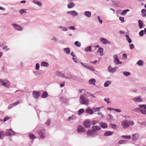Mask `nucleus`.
I'll return each mask as SVG.
<instances>
[{
    "mask_svg": "<svg viewBox=\"0 0 146 146\" xmlns=\"http://www.w3.org/2000/svg\"><path fill=\"white\" fill-rule=\"evenodd\" d=\"M89 100L85 97V94H83L81 95L79 99V102L81 104L87 105L89 103Z\"/></svg>",
    "mask_w": 146,
    "mask_h": 146,
    "instance_id": "obj_1",
    "label": "nucleus"
},
{
    "mask_svg": "<svg viewBox=\"0 0 146 146\" xmlns=\"http://www.w3.org/2000/svg\"><path fill=\"white\" fill-rule=\"evenodd\" d=\"M10 83L6 79H0V86H3L7 87H9L10 86Z\"/></svg>",
    "mask_w": 146,
    "mask_h": 146,
    "instance_id": "obj_2",
    "label": "nucleus"
},
{
    "mask_svg": "<svg viewBox=\"0 0 146 146\" xmlns=\"http://www.w3.org/2000/svg\"><path fill=\"white\" fill-rule=\"evenodd\" d=\"M117 68V67H112L111 66H109L108 68V71L110 73L113 74L116 72Z\"/></svg>",
    "mask_w": 146,
    "mask_h": 146,
    "instance_id": "obj_3",
    "label": "nucleus"
},
{
    "mask_svg": "<svg viewBox=\"0 0 146 146\" xmlns=\"http://www.w3.org/2000/svg\"><path fill=\"white\" fill-rule=\"evenodd\" d=\"M45 130L44 129L39 130L37 131V133L39 135V137L40 138L43 139H44L45 136V135L44 133Z\"/></svg>",
    "mask_w": 146,
    "mask_h": 146,
    "instance_id": "obj_4",
    "label": "nucleus"
},
{
    "mask_svg": "<svg viewBox=\"0 0 146 146\" xmlns=\"http://www.w3.org/2000/svg\"><path fill=\"white\" fill-rule=\"evenodd\" d=\"M86 134L88 136H90L92 137H94L97 135L96 133H95L92 129L87 130Z\"/></svg>",
    "mask_w": 146,
    "mask_h": 146,
    "instance_id": "obj_5",
    "label": "nucleus"
},
{
    "mask_svg": "<svg viewBox=\"0 0 146 146\" xmlns=\"http://www.w3.org/2000/svg\"><path fill=\"white\" fill-rule=\"evenodd\" d=\"M16 133L13 131L12 129H10L7 130L5 132L6 135L7 136H11L12 135H14L16 134Z\"/></svg>",
    "mask_w": 146,
    "mask_h": 146,
    "instance_id": "obj_6",
    "label": "nucleus"
},
{
    "mask_svg": "<svg viewBox=\"0 0 146 146\" xmlns=\"http://www.w3.org/2000/svg\"><path fill=\"white\" fill-rule=\"evenodd\" d=\"M83 125L85 128L88 129L91 126L92 122L89 120L87 119L84 121Z\"/></svg>",
    "mask_w": 146,
    "mask_h": 146,
    "instance_id": "obj_7",
    "label": "nucleus"
},
{
    "mask_svg": "<svg viewBox=\"0 0 146 146\" xmlns=\"http://www.w3.org/2000/svg\"><path fill=\"white\" fill-rule=\"evenodd\" d=\"M121 124L122 127L124 129L126 128L129 126V122L126 120L122 121H121Z\"/></svg>",
    "mask_w": 146,
    "mask_h": 146,
    "instance_id": "obj_8",
    "label": "nucleus"
},
{
    "mask_svg": "<svg viewBox=\"0 0 146 146\" xmlns=\"http://www.w3.org/2000/svg\"><path fill=\"white\" fill-rule=\"evenodd\" d=\"M12 26H13L16 30L21 31L23 30L21 26L16 23L12 24Z\"/></svg>",
    "mask_w": 146,
    "mask_h": 146,
    "instance_id": "obj_9",
    "label": "nucleus"
},
{
    "mask_svg": "<svg viewBox=\"0 0 146 146\" xmlns=\"http://www.w3.org/2000/svg\"><path fill=\"white\" fill-rule=\"evenodd\" d=\"M77 131L78 133L85 132V129L81 125H79L77 127Z\"/></svg>",
    "mask_w": 146,
    "mask_h": 146,
    "instance_id": "obj_10",
    "label": "nucleus"
},
{
    "mask_svg": "<svg viewBox=\"0 0 146 146\" xmlns=\"http://www.w3.org/2000/svg\"><path fill=\"white\" fill-rule=\"evenodd\" d=\"M135 102H141L142 101V99L140 96H138L131 99Z\"/></svg>",
    "mask_w": 146,
    "mask_h": 146,
    "instance_id": "obj_11",
    "label": "nucleus"
},
{
    "mask_svg": "<svg viewBox=\"0 0 146 146\" xmlns=\"http://www.w3.org/2000/svg\"><path fill=\"white\" fill-rule=\"evenodd\" d=\"M67 13L68 14H70L71 15H72L73 17H75V16L78 15V13L76 11L74 10L68 11L67 12Z\"/></svg>",
    "mask_w": 146,
    "mask_h": 146,
    "instance_id": "obj_12",
    "label": "nucleus"
},
{
    "mask_svg": "<svg viewBox=\"0 0 146 146\" xmlns=\"http://www.w3.org/2000/svg\"><path fill=\"white\" fill-rule=\"evenodd\" d=\"M92 130H93L95 133L101 129V128L98 125H95L92 127Z\"/></svg>",
    "mask_w": 146,
    "mask_h": 146,
    "instance_id": "obj_13",
    "label": "nucleus"
},
{
    "mask_svg": "<svg viewBox=\"0 0 146 146\" xmlns=\"http://www.w3.org/2000/svg\"><path fill=\"white\" fill-rule=\"evenodd\" d=\"M59 100L61 103L64 104L66 103L67 101V99L63 96H60L59 98Z\"/></svg>",
    "mask_w": 146,
    "mask_h": 146,
    "instance_id": "obj_14",
    "label": "nucleus"
},
{
    "mask_svg": "<svg viewBox=\"0 0 146 146\" xmlns=\"http://www.w3.org/2000/svg\"><path fill=\"white\" fill-rule=\"evenodd\" d=\"M76 116L74 115H72L71 116L68 117L66 120L68 121L69 122H71L72 121L76 120Z\"/></svg>",
    "mask_w": 146,
    "mask_h": 146,
    "instance_id": "obj_15",
    "label": "nucleus"
},
{
    "mask_svg": "<svg viewBox=\"0 0 146 146\" xmlns=\"http://www.w3.org/2000/svg\"><path fill=\"white\" fill-rule=\"evenodd\" d=\"M34 98H38L40 96L39 92L36 91H34L32 92Z\"/></svg>",
    "mask_w": 146,
    "mask_h": 146,
    "instance_id": "obj_16",
    "label": "nucleus"
},
{
    "mask_svg": "<svg viewBox=\"0 0 146 146\" xmlns=\"http://www.w3.org/2000/svg\"><path fill=\"white\" fill-rule=\"evenodd\" d=\"M68 76L65 77V78L68 79H72L74 80L75 78V76L73 75L70 74V73H68L67 74Z\"/></svg>",
    "mask_w": 146,
    "mask_h": 146,
    "instance_id": "obj_17",
    "label": "nucleus"
},
{
    "mask_svg": "<svg viewBox=\"0 0 146 146\" xmlns=\"http://www.w3.org/2000/svg\"><path fill=\"white\" fill-rule=\"evenodd\" d=\"M100 125L103 128H105L108 127L107 124L104 122H101L100 123Z\"/></svg>",
    "mask_w": 146,
    "mask_h": 146,
    "instance_id": "obj_18",
    "label": "nucleus"
},
{
    "mask_svg": "<svg viewBox=\"0 0 146 146\" xmlns=\"http://www.w3.org/2000/svg\"><path fill=\"white\" fill-rule=\"evenodd\" d=\"M133 137L132 140L133 141H136L138 139L139 137V135L137 133H136L132 135Z\"/></svg>",
    "mask_w": 146,
    "mask_h": 146,
    "instance_id": "obj_19",
    "label": "nucleus"
},
{
    "mask_svg": "<svg viewBox=\"0 0 146 146\" xmlns=\"http://www.w3.org/2000/svg\"><path fill=\"white\" fill-rule=\"evenodd\" d=\"M85 16L87 17H90L92 15V13L90 11H86L84 12Z\"/></svg>",
    "mask_w": 146,
    "mask_h": 146,
    "instance_id": "obj_20",
    "label": "nucleus"
},
{
    "mask_svg": "<svg viewBox=\"0 0 146 146\" xmlns=\"http://www.w3.org/2000/svg\"><path fill=\"white\" fill-rule=\"evenodd\" d=\"M86 112L87 113L90 115H92L93 113V109H92L89 108H88L86 109Z\"/></svg>",
    "mask_w": 146,
    "mask_h": 146,
    "instance_id": "obj_21",
    "label": "nucleus"
},
{
    "mask_svg": "<svg viewBox=\"0 0 146 146\" xmlns=\"http://www.w3.org/2000/svg\"><path fill=\"white\" fill-rule=\"evenodd\" d=\"M64 51L66 54H69L70 53V50L69 47H67L63 49Z\"/></svg>",
    "mask_w": 146,
    "mask_h": 146,
    "instance_id": "obj_22",
    "label": "nucleus"
},
{
    "mask_svg": "<svg viewBox=\"0 0 146 146\" xmlns=\"http://www.w3.org/2000/svg\"><path fill=\"white\" fill-rule=\"evenodd\" d=\"M75 4L72 2H71L69 3L67 5V7L68 8H71L75 6Z\"/></svg>",
    "mask_w": 146,
    "mask_h": 146,
    "instance_id": "obj_23",
    "label": "nucleus"
},
{
    "mask_svg": "<svg viewBox=\"0 0 146 146\" xmlns=\"http://www.w3.org/2000/svg\"><path fill=\"white\" fill-rule=\"evenodd\" d=\"M85 50L86 52H92V46H89L86 47L85 48Z\"/></svg>",
    "mask_w": 146,
    "mask_h": 146,
    "instance_id": "obj_24",
    "label": "nucleus"
},
{
    "mask_svg": "<svg viewBox=\"0 0 146 146\" xmlns=\"http://www.w3.org/2000/svg\"><path fill=\"white\" fill-rule=\"evenodd\" d=\"M113 133V132L110 131H107L104 133V135L105 136H109L111 135Z\"/></svg>",
    "mask_w": 146,
    "mask_h": 146,
    "instance_id": "obj_25",
    "label": "nucleus"
},
{
    "mask_svg": "<svg viewBox=\"0 0 146 146\" xmlns=\"http://www.w3.org/2000/svg\"><path fill=\"white\" fill-rule=\"evenodd\" d=\"M33 2L34 4L38 5L40 7L42 6V3L36 0H34L33 1Z\"/></svg>",
    "mask_w": 146,
    "mask_h": 146,
    "instance_id": "obj_26",
    "label": "nucleus"
},
{
    "mask_svg": "<svg viewBox=\"0 0 146 146\" xmlns=\"http://www.w3.org/2000/svg\"><path fill=\"white\" fill-rule=\"evenodd\" d=\"M40 65L42 66H45L46 67H47L49 66L48 63L44 61L42 62L41 63Z\"/></svg>",
    "mask_w": 146,
    "mask_h": 146,
    "instance_id": "obj_27",
    "label": "nucleus"
},
{
    "mask_svg": "<svg viewBox=\"0 0 146 146\" xmlns=\"http://www.w3.org/2000/svg\"><path fill=\"white\" fill-rule=\"evenodd\" d=\"M138 25L139 28L140 29H141L143 27V23L142 21L140 20H139L138 21Z\"/></svg>",
    "mask_w": 146,
    "mask_h": 146,
    "instance_id": "obj_28",
    "label": "nucleus"
},
{
    "mask_svg": "<svg viewBox=\"0 0 146 146\" xmlns=\"http://www.w3.org/2000/svg\"><path fill=\"white\" fill-rule=\"evenodd\" d=\"M96 80L92 78L90 79L89 80V84H91L95 85Z\"/></svg>",
    "mask_w": 146,
    "mask_h": 146,
    "instance_id": "obj_29",
    "label": "nucleus"
},
{
    "mask_svg": "<svg viewBox=\"0 0 146 146\" xmlns=\"http://www.w3.org/2000/svg\"><path fill=\"white\" fill-rule=\"evenodd\" d=\"M48 96V94L46 92H44L42 94L41 97L42 98H45Z\"/></svg>",
    "mask_w": 146,
    "mask_h": 146,
    "instance_id": "obj_30",
    "label": "nucleus"
},
{
    "mask_svg": "<svg viewBox=\"0 0 146 146\" xmlns=\"http://www.w3.org/2000/svg\"><path fill=\"white\" fill-rule=\"evenodd\" d=\"M111 81L108 80L105 82L104 84V86L105 87H107L110 84H111Z\"/></svg>",
    "mask_w": 146,
    "mask_h": 146,
    "instance_id": "obj_31",
    "label": "nucleus"
},
{
    "mask_svg": "<svg viewBox=\"0 0 146 146\" xmlns=\"http://www.w3.org/2000/svg\"><path fill=\"white\" fill-rule=\"evenodd\" d=\"M141 13H142V16L143 17H145L146 16V10L145 9H142L141 10Z\"/></svg>",
    "mask_w": 146,
    "mask_h": 146,
    "instance_id": "obj_32",
    "label": "nucleus"
},
{
    "mask_svg": "<svg viewBox=\"0 0 146 146\" xmlns=\"http://www.w3.org/2000/svg\"><path fill=\"white\" fill-rule=\"evenodd\" d=\"M113 62L115 64L117 65H119V64L121 65L122 63L121 62H120V61L119 59L115 60V61H113Z\"/></svg>",
    "mask_w": 146,
    "mask_h": 146,
    "instance_id": "obj_33",
    "label": "nucleus"
},
{
    "mask_svg": "<svg viewBox=\"0 0 146 146\" xmlns=\"http://www.w3.org/2000/svg\"><path fill=\"white\" fill-rule=\"evenodd\" d=\"M126 37V39L127 40V41L128 43H131L132 41V40L130 38L129 36L127 35L125 36Z\"/></svg>",
    "mask_w": 146,
    "mask_h": 146,
    "instance_id": "obj_34",
    "label": "nucleus"
},
{
    "mask_svg": "<svg viewBox=\"0 0 146 146\" xmlns=\"http://www.w3.org/2000/svg\"><path fill=\"white\" fill-rule=\"evenodd\" d=\"M84 109L82 108L80 109L78 111V115H81L84 112Z\"/></svg>",
    "mask_w": 146,
    "mask_h": 146,
    "instance_id": "obj_35",
    "label": "nucleus"
},
{
    "mask_svg": "<svg viewBox=\"0 0 146 146\" xmlns=\"http://www.w3.org/2000/svg\"><path fill=\"white\" fill-rule=\"evenodd\" d=\"M129 9H126L123 10L122 12L121 13V14L123 16H125L126 15L127 12L129 11Z\"/></svg>",
    "mask_w": 146,
    "mask_h": 146,
    "instance_id": "obj_36",
    "label": "nucleus"
},
{
    "mask_svg": "<svg viewBox=\"0 0 146 146\" xmlns=\"http://www.w3.org/2000/svg\"><path fill=\"white\" fill-rule=\"evenodd\" d=\"M101 40L102 41H103V40H105L106 41V42L105 43H106V44H111V42L108 40H107L106 38H102L101 39Z\"/></svg>",
    "mask_w": 146,
    "mask_h": 146,
    "instance_id": "obj_37",
    "label": "nucleus"
},
{
    "mask_svg": "<svg viewBox=\"0 0 146 146\" xmlns=\"http://www.w3.org/2000/svg\"><path fill=\"white\" fill-rule=\"evenodd\" d=\"M137 64L139 66H142L143 65V63L142 60H140L137 62Z\"/></svg>",
    "mask_w": 146,
    "mask_h": 146,
    "instance_id": "obj_38",
    "label": "nucleus"
},
{
    "mask_svg": "<svg viewBox=\"0 0 146 146\" xmlns=\"http://www.w3.org/2000/svg\"><path fill=\"white\" fill-rule=\"evenodd\" d=\"M74 44L78 47H80L81 46V43L78 41H76L74 43Z\"/></svg>",
    "mask_w": 146,
    "mask_h": 146,
    "instance_id": "obj_39",
    "label": "nucleus"
},
{
    "mask_svg": "<svg viewBox=\"0 0 146 146\" xmlns=\"http://www.w3.org/2000/svg\"><path fill=\"white\" fill-rule=\"evenodd\" d=\"M127 141L126 140H120L118 141V143L119 144H125Z\"/></svg>",
    "mask_w": 146,
    "mask_h": 146,
    "instance_id": "obj_40",
    "label": "nucleus"
},
{
    "mask_svg": "<svg viewBox=\"0 0 146 146\" xmlns=\"http://www.w3.org/2000/svg\"><path fill=\"white\" fill-rule=\"evenodd\" d=\"M123 74L126 76H127L130 75L131 73L129 72H128L127 71H124L123 73Z\"/></svg>",
    "mask_w": 146,
    "mask_h": 146,
    "instance_id": "obj_41",
    "label": "nucleus"
},
{
    "mask_svg": "<svg viewBox=\"0 0 146 146\" xmlns=\"http://www.w3.org/2000/svg\"><path fill=\"white\" fill-rule=\"evenodd\" d=\"M122 137L127 139H131V137L130 135H123L121 136Z\"/></svg>",
    "mask_w": 146,
    "mask_h": 146,
    "instance_id": "obj_42",
    "label": "nucleus"
},
{
    "mask_svg": "<svg viewBox=\"0 0 146 146\" xmlns=\"http://www.w3.org/2000/svg\"><path fill=\"white\" fill-rule=\"evenodd\" d=\"M101 107H97V108H94L93 109V110L94 111V112L96 111H99L100 110L101 108Z\"/></svg>",
    "mask_w": 146,
    "mask_h": 146,
    "instance_id": "obj_43",
    "label": "nucleus"
},
{
    "mask_svg": "<svg viewBox=\"0 0 146 146\" xmlns=\"http://www.w3.org/2000/svg\"><path fill=\"white\" fill-rule=\"evenodd\" d=\"M29 137L31 139H34L36 138L35 136L33 134L30 133L29 135Z\"/></svg>",
    "mask_w": 146,
    "mask_h": 146,
    "instance_id": "obj_44",
    "label": "nucleus"
},
{
    "mask_svg": "<svg viewBox=\"0 0 146 146\" xmlns=\"http://www.w3.org/2000/svg\"><path fill=\"white\" fill-rule=\"evenodd\" d=\"M104 51L103 49L102 48H99L97 50V52L101 54Z\"/></svg>",
    "mask_w": 146,
    "mask_h": 146,
    "instance_id": "obj_45",
    "label": "nucleus"
},
{
    "mask_svg": "<svg viewBox=\"0 0 146 146\" xmlns=\"http://www.w3.org/2000/svg\"><path fill=\"white\" fill-rule=\"evenodd\" d=\"M80 64L83 66L84 67L86 68H87L88 66H87V64L86 63H84L82 62H80Z\"/></svg>",
    "mask_w": 146,
    "mask_h": 146,
    "instance_id": "obj_46",
    "label": "nucleus"
},
{
    "mask_svg": "<svg viewBox=\"0 0 146 146\" xmlns=\"http://www.w3.org/2000/svg\"><path fill=\"white\" fill-rule=\"evenodd\" d=\"M51 40L53 41L54 42H57L58 39L55 36H53L51 38Z\"/></svg>",
    "mask_w": 146,
    "mask_h": 146,
    "instance_id": "obj_47",
    "label": "nucleus"
},
{
    "mask_svg": "<svg viewBox=\"0 0 146 146\" xmlns=\"http://www.w3.org/2000/svg\"><path fill=\"white\" fill-rule=\"evenodd\" d=\"M87 69H88L89 70H90V71H91L92 72H93L95 71L94 69L92 67H91V66H88Z\"/></svg>",
    "mask_w": 146,
    "mask_h": 146,
    "instance_id": "obj_48",
    "label": "nucleus"
},
{
    "mask_svg": "<svg viewBox=\"0 0 146 146\" xmlns=\"http://www.w3.org/2000/svg\"><path fill=\"white\" fill-rule=\"evenodd\" d=\"M59 75L60 77L64 78H65V77H66V76H65V75L63 73L59 72Z\"/></svg>",
    "mask_w": 146,
    "mask_h": 146,
    "instance_id": "obj_49",
    "label": "nucleus"
},
{
    "mask_svg": "<svg viewBox=\"0 0 146 146\" xmlns=\"http://www.w3.org/2000/svg\"><path fill=\"white\" fill-rule=\"evenodd\" d=\"M108 118H109L110 120L113 121V117L111 114H109L108 115Z\"/></svg>",
    "mask_w": 146,
    "mask_h": 146,
    "instance_id": "obj_50",
    "label": "nucleus"
},
{
    "mask_svg": "<svg viewBox=\"0 0 146 146\" xmlns=\"http://www.w3.org/2000/svg\"><path fill=\"white\" fill-rule=\"evenodd\" d=\"M50 119H48L45 122V124L47 126H50Z\"/></svg>",
    "mask_w": 146,
    "mask_h": 146,
    "instance_id": "obj_51",
    "label": "nucleus"
},
{
    "mask_svg": "<svg viewBox=\"0 0 146 146\" xmlns=\"http://www.w3.org/2000/svg\"><path fill=\"white\" fill-rule=\"evenodd\" d=\"M113 57L114 58L113 61H115L119 59L117 55L116 54H114L113 56Z\"/></svg>",
    "mask_w": 146,
    "mask_h": 146,
    "instance_id": "obj_52",
    "label": "nucleus"
},
{
    "mask_svg": "<svg viewBox=\"0 0 146 146\" xmlns=\"http://www.w3.org/2000/svg\"><path fill=\"white\" fill-rule=\"evenodd\" d=\"M141 110L139 108H136L135 109H134L133 110V111H137L139 112Z\"/></svg>",
    "mask_w": 146,
    "mask_h": 146,
    "instance_id": "obj_53",
    "label": "nucleus"
},
{
    "mask_svg": "<svg viewBox=\"0 0 146 146\" xmlns=\"http://www.w3.org/2000/svg\"><path fill=\"white\" fill-rule=\"evenodd\" d=\"M140 124L142 125L143 127L146 126V121H144L142 122L139 123Z\"/></svg>",
    "mask_w": 146,
    "mask_h": 146,
    "instance_id": "obj_54",
    "label": "nucleus"
},
{
    "mask_svg": "<svg viewBox=\"0 0 146 146\" xmlns=\"http://www.w3.org/2000/svg\"><path fill=\"white\" fill-rule=\"evenodd\" d=\"M40 68V64L39 63H37L36 65L35 69L39 70Z\"/></svg>",
    "mask_w": 146,
    "mask_h": 146,
    "instance_id": "obj_55",
    "label": "nucleus"
},
{
    "mask_svg": "<svg viewBox=\"0 0 146 146\" xmlns=\"http://www.w3.org/2000/svg\"><path fill=\"white\" fill-rule=\"evenodd\" d=\"M140 112L141 113L143 114L146 115V110L145 109H143V110H141Z\"/></svg>",
    "mask_w": 146,
    "mask_h": 146,
    "instance_id": "obj_56",
    "label": "nucleus"
},
{
    "mask_svg": "<svg viewBox=\"0 0 146 146\" xmlns=\"http://www.w3.org/2000/svg\"><path fill=\"white\" fill-rule=\"evenodd\" d=\"M19 12L20 14H22L23 13H26V12L25 11L24 9H21L19 11Z\"/></svg>",
    "mask_w": 146,
    "mask_h": 146,
    "instance_id": "obj_57",
    "label": "nucleus"
},
{
    "mask_svg": "<svg viewBox=\"0 0 146 146\" xmlns=\"http://www.w3.org/2000/svg\"><path fill=\"white\" fill-rule=\"evenodd\" d=\"M3 133L2 131H0V139H2L3 137Z\"/></svg>",
    "mask_w": 146,
    "mask_h": 146,
    "instance_id": "obj_58",
    "label": "nucleus"
},
{
    "mask_svg": "<svg viewBox=\"0 0 146 146\" xmlns=\"http://www.w3.org/2000/svg\"><path fill=\"white\" fill-rule=\"evenodd\" d=\"M62 31H68V29L67 27H63L62 29Z\"/></svg>",
    "mask_w": 146,
    "mask_h": 146,
    "instance_id": "obj_59",
    "label": "nucleus"
},
{
    "mask_svg": "<svg viewBox=\"0 0 146 146\" xmlns=\"http://www.w3.org/2000/svg\"><path fill=\"white\" fill-rule=\"evenodd\" d=\"M10 118V117L8 116H6L4 118L3 121L4 122H5V121H6L7 120H8Z\"/></svg>",
    "mask_w": 146,
    "mask_h": 146,
    "instance_id": "obj_60",
    "label": "nucleus"
},
{
    "mask_svg": "<svg viewBox=\"0 0 146 146\" xmlns=\"http://www.w3.org/2000/svg\"><path fill=\"white\" fill-rule=\"evenodd\" d=\"M20 103V102L19 101H18L17 102L13 103L12 104L13 106V107L17 105L18 104H19Z\"/></svg>",
    "mask_w": 146,
    "mask_h": 146,
    "instance_id": "obj_61",
    "label": "nucleus"
},
{
    "mask_svg": "<svg viewBox=\"0 0 146 146\" xmlns=\"http://www.w3.org/2000/svg\"><path fill=\"white\" fill-rule=\"evenodd\" d=\"M143 32L144 31L143 30H141L139 32V34L140 36H142L143 35Z\"/></svg>",
    "mask_w": 146,
    "mask_h": 146,
    "instance_id": "obj_62",
    "label": "nucleus"
},
{
    "mask_svg": "<svg viewBox=\"0 0 146 146\" xmlns=\"http://www.w3.org/2000/svg\"><path fill=\"white\" fill-rule=\"evenodd\" d=\"M119 19L122 23H123L124 22V17H120L119 18Z\"/></svg>",
    "mask_w": 146,
    "mask_h": 146,
    "instance_id": "obj_63",
    "label": "nucleus"
},
{
    "mask_svg": "<svg viewBox=\"0 0 146 146\" xmlns=\"http://www.w3.org/2000/svg\"><path fill=\"white\" fill-rule=\"evenodd\" d=\"M129 46L130 48L131 49H133L134 48V45L133 44H129Z\"/></svg>",
    "mask_w": 146,
    "mask_h": 146,
    "instance_id": "obj_64",
    "label": "nucleus"
}]
</instances>
